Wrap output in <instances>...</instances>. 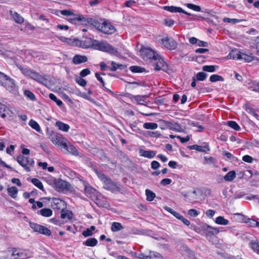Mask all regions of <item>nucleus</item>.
I'll return each mask as SVG.
<instances>
[{"instance_id":"obj_9","label":"nucleus","mask_w":259,"mask_h":259,"mask_svg":"<svg viewBox=\"0 0 259 259\" xmlns=\"http://www.w3.org/2000/svg\"><path fill=\"white\" fill-rule=\"evenodd\" d=\"M154 69L156 71L163 70L166 71L167 70V65L163 59L158 55L157 57L153 61Z\"/></svg>"},{"instance_id":"obj_4","label":"nucleus","mask_w":259,"mask_h":259,"mask_svg":"<svg viewBox=\"0 0 259 259\" xmlns=\"http://www.w3.org/2000/svg\"><path fill=\"white\" fill-rule=\"evenodd\" d=\"M17 161L27 172L31 171L35 163L33 159L23 155L17 157Z\"/></svg>"},{"instance_id":"obj_1","label":"nucleus","mask_w":259,"mask_h":259,"mask_svg":"<svg viewBox=\"0 0 259 259\" xmlns=\"http://www.w3.org/2000/svg\"><path fill=\"white\" fill-rule=\"evenodd\" d=\"M95 172L99 179H100V180L103 183L104 188L112 193H116L120 191L121 188L120 185L113 182L109 177L100 171L96 169Z\"/></svg>"},{"instance_id":"obj_10","label":"nucleus","mask_w":259,"mask_h":259,"mask_svg":"<svg viewBox=\"0 0 259 259\" xmlns=\"http://www.w3.org/2000/svg\"><path fill=\"white\" fill-rule=\"evenodd\" d=\"M162 45L169 50H173L177 48V42L172 37H165L161 39Z\"/></svg>"},{"instance_id":"obj_57","label":"nucleus","mask_w":259,"mask_h":259,"mask_svg":"<svg viewBox=\"0 0 259 259\" xmlns=\"http://www.w3.org/2000/svg\"><path fill=\"white\" fill-rule=\"evenodd\" d=\"M189 124L191 126L196 127L197 128L196 131L197 132H201L204 129V127L202 125H200L198 122H192Z\"/></svg>"},{"instance_id":"obj_3","label":"nucleus","mask_w":259,"mask_h":259,"mask_svg":"<svg viewBox=\"0 0 259 259\" xmlns=\"http://www.w3.org/2000/svg\"><path fill=\"white\" fill-rule=\"evenodd\" d=\"M94 25L98 30L107 34H113L116 31L114 26L107 21H104L102 22L96 21Z\"/></svg>"},{"instance_id":"obj_23","label":"nucleus","mask_w":259,"mask_h":259,"mask_svg":"<svg viewBox=\"0 0 259 259\" xmlns=\"http://www.w3.org/2000/svg\"><path fill=\"white\" fill-rule=\"evenodd\" d=\"M146 96H141V95H136L133 96L131 97V100L133 102L136 103L138 104L144 105V102H145V98H146Z\"/></svg>"},{"instance_id":"obj_45","label":"nucleus","mask_w":259,"mask_h":259,"mask_svg":"<svg viewBox=\"0 0 259 259\" xmlns=\"http://www.w3.org/2000/svg\"><path fill=\"white\" fill-rule=\"evenodd\" d=\"M38 233L46 236H50L52 234L51 231L50 229L42 225Z\"/></svg>"},{"instance_id":"obj_56","label":"nucleus","mask_w":259,"mask_h":259,"mask_svg":"<svg viewBox=\"0 0 259 259\" xmlns=\"http://www.w3.org/2000/svg\"><path fill=\"white\" fill-rule=\"evenodd\" d=\"M10 76L0 71V84L3 85Z\"/></svg>"},{"instance_id":"obj_47","label":"nucleus","mask_w":259,"mask_h":259,"mask_svg":"<svg viewBox=\"0 0 259 259\" xmlns=\"http://www.w3.org/2000/svg\"><path fill=\"white\" fill-rule=\"evenodd\" d=\"M8 192L10 196L15 198L18 193V189L16 187H11L8 188Z\"/></svg>"},{"instance_id":"obj_12","label":"nucleus","mask_w":259,"mask_h":259,"mask_svg":"<svg viewBox=\"0 0 259 259\" xmlns=\"http://www.w3.org/2000/svg\"><path fill=\"white\" fill-rule=\"evenodd\" d=\"M51 206L55 210H63L66 208V203L64 200L59 198H52Z\"/></svg>"},{"instance_id":"obj_46","label":"nucleus","mask_w":259,"mask_h":259,"mask_svg":"<svg viewBox=\"0 0 259 259\" xmlns=\"http://www.w3.org/2000/svg\"><path fill=\"white\" fill-rule=\"evenodd\" d=\"M38 233L46 236H50L52 234L51 231L50 229L42 225Z\"/></svg>"},{"instance_id":"obj_19","label":"nucleus","mask_w":259,"mask_h":259,"mask_svg":"<svg viewBox=\"0 0 259 259\" xmlns=\"http://www.w3.org/2000/svg\"><path fill=\"white\" fill-rule=\"evenodd\" d=\"M247 88L252 91L259 93V82L250 81L246 84Z\"/></svg>"},{"instance_id":"obj_26","label":"nucleus","mask_w":259,"mask_h":259,"mask_svg":"<svg viewBox=\"0 0 259 259\" xmlns=\"http://www.w3.org/2000/svg\"><path fill=\"white\" fill-rule=\"evenodd\" d=\"M9 109L4 104L0 102V114L3 118L6 117L7 115L9 114Z\"/></svg>"},{"instance_id":"obj_38","label":"nucleus","mask_w":259,"mask_h":259,"mask_svg":"<svg viewBox=\"0 0 259 259\" xmlns=\"http://www.w3.org/2000/svg\"><path fill=\"white\" fill-rule=\"evenodd\" d=\"M31 182L34 185L37 187L38 189L42 191H44L42 183L38 179L36 178H32L31 180Z\"/></svg>"},{"instance_id":"obj_61","label":"nucleus","mask_w":259,"mask_h":259,"mask_svg":"<svg viewBox=\"0 0 259 259\" xmlns=\"http://www.w3.org/2000/svg\"><path fill=\"white\" fill-rule=\"evenodd\" d=\"M187 7L189 9H191L194 11H195L196 12H200L201 11V8L199 6H197L192 4H188Z\"/></svg>"},{"instance_id":"obj_63","label":"nucleus","mask_w":259,"mask_h":259,"mask_svg":"<svg viewBox=\"0 0 259 259\" xmlns=\"http://www.w3.org/2000/svg\"><path fill=\"white\" fill-rule=\"evenodd\" d=\"M242 160L243 161L249 163H252L253 161V158L248 155L243 156L242 157Z\"/></svg>"},{"instance_id":"obj_7","label":"nucleus","mask_w":259,"mask_h":259,"mask_svg":"<svg viewBox=\"0 0 259 259\" xmlns=\"http://www.w3.org/2000/svg\"><path fill=\"white\" fill-rule=\"evenodd\" d=\"M6 90L10 93L17 95L18 93V87L15 82L14 80L9 77L8 80L6 81L2 85Z\"/></svg>"},{"instance_id":"obj_64","label":"nucleus","mask_w":259,"mask_h":259,"mask_svg":"<svg viewBox=\"0 0 259 259\" xmlns=\"http://www.w3.org/2000/svg\"><path fill=\"white\" fill-rule=\"evenodd\" d=\"M188 214L191 217H196L199 214V213L195 209H190L188 210Z\"/></svg>"},{"instance_id":"obj_25","label":"nucleus","mask_w":259,"mask_h":259,"mask_svg":"<svg viewBox=\"0 0 259 259\" xmlns=\"http://www.w3.org/2000/svg\"><path fill=\"white\" fill-rule=\"evenodd\" d=\"M55 125L61 131L67 132L70 128V126L68 124L64 123V122L57 121Z\"/></svg>"},{"instance_id":"obj_28","label":"nucleus","mask_w":259,"mask_h":259,"mask_svg":"<svg viewBox=\"0 0 259 259\" xmlns=\"http://www.w3.org/2000/svg\"><path fill=\"white\" fill-rule=\"evenodd\" d=\"M163 9L171 13H179L183 12V10L181 7L175 6H164Z\"/></svg>"},{"instance_id":"obj_40","label":"nucleus","mask_w":259,"mask_h":259,"mask_svg":"<svg viewBox=\"0 0 259 259\" xmlns=\"http://www.w3.org/2000/svg\"><path fill=\"white\" fill-rule=\"evenodd\" d=\"M157 127V124L154 122H145L143 124V127L147 130H155Z\"/></svg>"},{"instance_id":"obj_44","label":"nucleus","mask_w":259,"mask_h":259,"mask_svg":"<svg viewBox=\"0 0 259 259\" xmlns=\"http://www.w3.org/2000/svg\"><path fill=\"white\" fill-rule=\"evenodd\" d=\"M209 80L211 82H214L218 81H224V78L219 75L218 74H212L209 77Z\"/></svg>"},{"instance_id":"obj_2","label":"nucleus","mask_w":259,"mask_h":259,"mask_svg":"<svg viewBox=\"0 0 259 259\" xmlns=\"http://www.w3.org/2000/svg\"><path fill=\"white\" fill-rule=\"evenodd\" d=\"M92 46L96 50L108 53L111 55L118 56L119 53L117 50L112 45L105 41H99L96 39H93Z\"/></svg>"},{"instance_id":"obj_52","label":"nucleus","mask_w":259,"mask_h":259,"mask_svg":"<svg viewBox=\"0 0 259 259\" xmlns=\"http://www.w3.org/2000/svg\"><path fill=\"white\" fill-rule=\"evenodd\" d=\"M249 245L255 252L259 254V244L258 243L252 241L250 243Z\"/></svg>"},{"instance_id":"obj_11","label":"nucleus","mask_w":259,"mask_h":259,"mask_svg":"<svg viewBox=\"0 0 259 259\" xmlns=\"http://www.w3.org/2000/svg\"><path fill=\"white\" fill-rule=\"evenodd\" d=\"M50 139L53 144L62 147L66 141V139L61 134L57 133L52 134L50 136Z\"/></svg>"},{"instance_id":"obj_30","label":"nucleus","mask_w":259,"mask_h":259,"mask_svg":"<svg viewBox=\"0 0 259 259\" xmlns=\"http://www.w3.org/2000/svg\"><path fill=\"white\" fill-rule=\"evenodd\" d=\"M98 243V240L95 238H88L86 241L83 242V244L87 246L94 247Z\"/></svg>"},{"instance_id":"obj_39","label":"nucleus","mask_w":259,"mask_h":259,"mask_svg":"<svg viewBox=\"0 0 259 259\" xmlns=\"http://www.w3.org/2000/svg\"><path fill=\"white\" fill-rule=\"evenodd\" d=\"M29 125L37 132H40L41 131L40 126L35 120L31 119L29 122Z\"/></svg>"},{"instance_id":"obj_53","label":"nucleus","mask_w":259,"mask_h":259,"mask_svg":"<svg viewBox=\"0 0 259 259\" xmlns=\"http://www.w3.org/2000/svg\"><path fill=\"white\" fill-rule=\"evenodd\" d=\"M207 74L204 72H198L196 76V79L197 80L203 81L206 79Z\"/></svg>"},{"instance_id":"obj_29","label":"nucleus","mask_w":259,"mask_h":259,"mask_svg":"<svg viewBox=\"0 0 259 259\" xmlns=\"http://www.w3.org/2000/svg\"><path fill=\"white\" fill-rule=\"evenodd\" d=\"M203 230L205 231L208 234L211 235L217 234L219 233V230L217 228H213L208 225L204 226Z\"/></svg>"},{"instance_id":"obj_51","label":"nucleus","mask_w":259,"mask_h":259,"mask_svg":"<svg viewBox=\"0 0 259 259\" xmlns=\"http://www.w3.org/2000/svg\"><path fill=\"white\" fill-rule=\"evenodd\" d=\"M29 226L33 230V231L35 232H38L39 230H40V228L41 227L40 225H39L37 223L33 222H29Z\"/></svg>"},{"instance_id":"obj_59","label":"nucleus","mask_w":259,"mask_h":259,"mask_svg":"<svg viewBox=\"0 0 259 259\" xmlns=\"http://www.w3.org/2000/svg\"><path fill=\"white\" fill-rule=\"evenodd\" d=\"M101 75H105V73H96L95 74V76L97 78V79L101 82V83L102 84V86L103 87H104L105 86V82L104 81V80L103 79V78L101 76Z\"/></svg>"},{"instance_id":"obj_36","label":"nucleus","mask_w":259,"mask_h":259,"mask_svg":"<svg viewBox=\"0 0 259 259\" xmlns=\"http://www.w3.org/2000/svg\"><path fill=\"white\" fill-rule=\"evenodd\" d=\"M229 221L223 217L219 216L215 219V223L219 225H227L229 224Z\"/></svg>"},{"instance_id":"obj_16","label":"nucleus","mask_w":259,"mask_h":259,"mask_svg":"<svg viewBox=\"0 0 259 259\" xmlns=\"http://www.w3.org/2000/svg\"><path fill=\"white\" fill-rule=\"evenodd\" d=\"M62 147L64 148L68 153L71 154L72 155L75 156L79 155L77 149L73 145H67L66 142H65V143L63 145Z\"/></svg>"},{"instance_id":"obj_31","label":"nucleus","mask_w":259,"mask_h":259,"mask_svg":"<svg viewBox=\"0 0 259 259\" xmlns=\"http://www.w3.org/2000/svg\"><path fill=\"white\" fill-rule=\"evenodd\" d=\"M37 213L44 217H50L52 215L53 211L50 208H42L38 211Z\"/></svg>"},{"instance_id":"obj_14","label":"nucleus","mask_w":259,"mask_h":259,"mask_svg":"<svg viewBox=\"0 0 259 259\" xmlns=\"http://www.w3.org/2000/svg\"><path fill=\"white\" fill-rule=\"evenodd\" d=\"M54 184L56 188L60 190H69L70 186L69 183L61 179H55Z\"/></svg>"},{"instance_id":"obj_43","label":"nucleus","mask_w":259,"mask_h":259,"mask_svg":"<svg viewBox=\"0 0 259 259\" xmlns=\"http://www.w3.org/2000/svg\"><path fill=\"white\" fill-rule=\"evenodd\" d=\"M145 193L146 195L147 200L149 201H152V200H153L156 196L155 194L149 189L146 190Z\"/></svg>"},{"instance_id":"obj_54","label":"nucleus","mask_w":259,"mask_h":259,"mask_svg":"<svg viewBox=\"0 0 259 259\" xmlns=\"http://www.w3.org/2000/svg\"><path fill=\"white\" fill-rule=\"evenodd\" d=\"M223 155L226 156L227 158L232 162L234 161L237 159L236 157H235L233 154L226 151L223 152Z\"/></svg>"},{"instance_id":"obj_24","label":"nucleus","mask_w":259,"mask_h":259,"mask_svg":"<svg viewBox=\"0 0 259 259\" xmlns=\"http://www.w3.org/2000/svg\"><path fill=\"white\" fill-rule=\"evenodd\" d=\"M236 215L239 216L241 217V219H242V220L248 224L249 225H250V226L251 227H254V226H257V225H258V222L252 220V219H247L245 218V217L242 214H241L240 213H237Z\"/></svg>"},{"instance_id":"obj_58","label":"nucleus","mask_w":259,"mask_h":259,"mask_svg":"<svg viewBox=\"0 0 259 259\" xmlns=\"http://www.w3.org/2000/svg\"><path fill=\"white\" fill-rule=\"evenodd\" d=\"M24 93L25 96H26L31 100L34 101L35 99V96L34 94L29 90H25Z\"/></svg>"},{"instance_id":"obj_62","label":"nucleus","mask_w":259,"mask_h":259,"mask_svg":"<svg viewBox=\"0 0 259 259\" xmlns=\"http://www.w3.org/2000/svg\"><path fill=\"white\" fill-rule=\"evenodd\" d=\"M90 73H91V71H90V69L85 68V69L82 70L80 72L79 75H80V77H83L87 76L88 75H89Z\"/></svg>"},{"instance_id":"obj_49","label":"nucleus","mask_w":259,"mask_h":259,"mask_svg":"<svg viewBox=\"0 0 259 259\" xmlns=\"http://www.w3.org/2000/svg\"><path fill=\"white\" fill-rule=\"evenodd\" d=\"M227 125L233 128V130L238 131L240 130V127L237 123L235 121H229L227 122Z\"/></svg>"},{"instance_id":"obj_60","label":"nucleus","mask_w":259,"mask_h":259,"mask_svg":"<svg viewBox=\"0 0 259 259\" xmlns=\"http://www.w3.org/2000/svg\"><path fill=\"white\" fill-rule=\"evenodd\" d=\"M205 163L215 164L216 159L211 156L204 157Z\"/></svg>"},{"instance_id":"obj_50","label":"nucleus","mask_w":259,"mask_h":259,"mask_svg":"<svg viewBox=\"0 0 259 259\" xmlns=\"http://www.w3.org/2000/svg\"><path fill=\"white\" fill-rule=\"evenodd\" d=\"M49 97L50 99L56 102L58 106H61L63 105V102L61 100L58 99L57 97L53 93L49 94Z\"/></svg>"},{"instance_id":"obj_42","label":"nucleus","mask_w":259,"mask_h":259,"mask_svg":"<svg viewBox=\"0 0 259 259\" xmlns=\"http://www.w3.org/2000/svg\"><path fill=\"white\" fill-rule=\"evenodd\" d=\"M130 70L133 73H142L145 71L144 68L139 66H132L130 67Z\"/></svg>"},{"instance_id":"obj_20","label":"nucleus","mask_w":259,"mask_h":259,"mask_svg":"<svg viewBox=\"0 0 259 259\" xmlns=\"http://www.w3.org/2000/svg\"><path fill=\"white\" fill-rule=\"evenodd\" d=\"M10 14L13 19L17 23L22 24L24 22V18L18 13L16 12H13L12 11H10Z\"/></svg>"},{"instance_id":"obj_18","label":"nucleus","mask_w":259,"mask_h":259,"mask_svg":"<svg viewBox=\"0 0 259 259\" xmlns=\"http://www.w3.org/2000/svg\"><path fill=\"white\" fill-rule=\"evenodd\" d=\"M88 58L85 56H82L80 55H75L72 59V62L75 64L78 65L82 63L87 62Z\"/></svg>"},{"instance_id":"obj_37","label":"nucleus","mask_w":259,"mask_h":259,"mask_svg":"<svg viewBox=\"0 0 259 259\" xmlns=\"http://www.w3.org/2000/svg\"><path fill=\"white\" fill-rule=\"evenodd\" d=\"M123 229V226L120 223L113 222L111 226V230L113 232H117Z\"/></svg>"},{"instance_id":"obj_17","label":"nucleus","mask_w":259,"mask_h":259,"mask_svg":"<svg viewBox=\"0 0 259 259\" xmlns=\"http://www.w3.org/2000/svg\"><path fill=\"white\" fill-rule=\"evenodd\" d=\"M19 249L17 248H12L11 257L10 258L8 257H5V259H20L24 257L23 254L20 251H18Z\"/></svg>"},{"instance_id":"obj_41","label":"nucleus","mask_w":259,"mask_h":259,"mask_svg":"<svg viewBox=\"0 0 259 259\" xmlns=\"http://www.w3.org/2000/svg\"><path fill=\"white\" fill-rule=\"evenodd\" d=\"M163 256L159 253L156 251H150L149 259H162Z\"/></svg>"},{"instance_id":"obj_35","label":"nucleus","mask_w":259,"mask_h":259,"mask_svg":"<svg viewBox=\"0 0 259 259\" xmlns=\"http://www.w3.org/2000/svg\"><path fill=\"white\" fill-rule=\"evenodd\" d=\"M19 69L20 70L21 73L25 75L26 77H30L31 74L32 72L33 71L32 70H31L28 68L24 67L21 66L19 67Z\"/></svg>"},{"instance_id":"obj_22","label":"nucleus","mask_w":259,"mask_h":259,"mask_svg":"<svg viewBox=\"0 0 259 259\" xmlns=\"http://www.w3.org/2000/svg\"><path fill=\"white\" fill-rule=\"evenodd\" d=\"M241 53L237 49L232 50L229 54L228 57L229 59L241 60Z\"/></svg>"},{"instance_id":"obj_33","label":"nucleus","mask_w":259,"mask_h":259,"mask_svg":"<svg viewBox=\"0 0 259 259\" xmlns=\"http://www.w3.org/2000/svg\"><path fill=\"white\" fill-rule=\"evenodd\" d=\"M218 68L219 66L217 65H204L202 67V70L208 72H214Z\"/></svg>"},{"instance_id":"obj_32","label":"nucleus","mask_w":259,"mask_h":259,"mask_svg":"<svg viewBox=\"0 0 259 259\" xmlns=\"http://www.w3.org/2000/svg\"><path fill=\"white\" fill-rule=\"evenodd\" d=\"M236 177V172L234 170H232L228 172L224 177V180L227 182L232 181Z\"/></svg>"},{"instance_id":"obj_5","label":"nucleus","mask_w":259,"mask_h":259,"mask_svg":"<svg viewBox=\"0 0 259 259\" xmlns=\"http://www.w3.org/2000/svg\"><path fill=\"white\" fill-rule=\"evenodd\" d=\"M159 126L161 130L169 128L175 131H180L181 127L179 124L177 122L168 121L163 119L159 121Z\"/></svg>"},{"instance_id":"obj_6","label":"nucleus","mask_w":259,"mask_h":259,"mask_svg":"<svg viewBox=\"0 0 259 259\" xmlns=\"http://www.w3.org/2000/svg\"><path fill=\"white\" fill-rule=\"evenodd\" d=\"M141 55L145 60H152L153 61L158 54L150 48H142L140 51Z\"/></svg>"},{"instance_id":"obj_8","label":"nucleus","mask_w":259,"mask_h":259,"mask_svg":"<svg viewBox=\"0 0 259 259\" xmlns=\"http://www.w3.org/2000/svg\"><path fill=\"white\" fill-rule=\"evenodd\" d=\"M29 78L45 85H47V84L50 82V81L48 79V76L43 74H40L33 70Z\"/></svg>"},{"instance_id":"obj_55","label":"nucleus","mask_w":259,"mask_h":259,"mask_svg":"<svg viewBox=\"0 0 259 259\" xmlns=\"http://www.w3.org/2000/svg\"><path fill=\"white\" fill-rule=\"evenodd\" d=\"M241 20L240 19H235V18L231 19V18H227V17L224 18L223 19V21L224 22L230 23H232L233 24L239 23V22H241Z\"/></svg>"},{"instance_id":"obj_34","label":"nucleus","mask_w":259,"mask_h":259,"mask_svg":"<svg viewBox=\"0 0 259 259\" xmlns=\"http://www.w3.org/2000/svg\"><path fill=\"white\" fill-rule=\"evenodd\" d=\"M254 56L252 54L249 55L241 53V60H244L247 62H250L254 59Z\"/></svg>"},{"instance_id":"obj_21","label":"nucleus","mask_w":259,"mask_h":259,"mask_svg":"<svg viewBox=\"0 0 259 259\" xmlns=\"http://www.w3.org/2000/svg\"><path fill=\"white\" fill-rule=\"evenodd\" d=\"M139 153L141 156L148 158H153L156 154V152L153 150H144L142 149L140 150Z\"/></svg>"},{"instance_id":"obj_13","label":"nucleus","mask_w":259,"mask_h":259,"mask_svg":"<svg viewBox=\"0 0 259 259\" xmlns=\"http://www.w3.org/2000/svg\"><path fill=\"white\" fill-rule=\"evenodd\" d=\"M60 13L61 15L66 16H73V17L69 20V21L71 23H73L74 21H75L80 22L82 21L83 19H84V18L82 16L74 15L72 11L71 10H61L60 11Z\"/></svg>"},{"instance_id":"obj_48","label":"nucleus","mask_w":259,"mask_h":259,"mask_svg":"<svg viewBox=\"0 0 259 259\" xmlns=\"http://www.w3.org/2000/svg\"><path fill=\"white\" fill-rule=\"evenodd\" d=\"M84 191L85 195L91 197L94 194L95 190L90 186H85Z\"/></svg>"},{"instance_id":"obj_27","label":"nucleus","mask_w":259,"mask_h":259,"mask_svg":"<svg viewBox=\"0 0 259 259\" xmlns=\"http://www.w3.org/2000/svg\"><path fill=\"white\" fill-rule=\"evenodd\" d=\"M73 217V214L71 211L65 209L61 210V218L62 219H67L68 220H71Z\"/></svg>"},{"instance_id":"obj_15","label":"nucleus","mask_w":259,"mask_h":259,"mask_svg":"<svg viewBox=\"0 0 259 259\" xmlns=\"http://www.w3.org/2000/svg\"><path fill=\"white\" fill-rule=\"evenodd\" d=\"M190 150H195L199 152L207 153L210 151V148L208 143H204V146H199L197 145H193L189 146Z\"/></svg>"}]
</instances>
